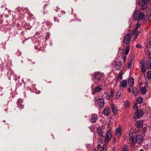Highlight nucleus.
Instances as JSON below:
<instances>
[{"instance_id": "obj_8", "label": "nucleus", "mask_w": 151, "mask_h": 151, "mask_svg": "<svg viewBox=\"0 0 151 151\" xmlns=\"http://www.w3.org/2000/svg\"><path fill=\"white\" fill-rule=\"evenodd\" d=\"M121 127L119 126L116 129L115 131V134L118 137L120 138L121 136L122 132L121 131Z\"/></svg>"}, {"instance_id": "obj_33", "label": "nucleus", "mask_w": 151, "mask_h": 151, "mask_svg": "<svg viewBox=\"0 0 151 151\" xmlns=\"http://www.w3.org/2000/svg\"><path fill=\"white\" fill-rule=\"evenodd\" d=\"M146 68L145 66H142L141 70L142 72L144 73L145 72Z\"/></svg>"}, {"instance_id": "obj_42", "label": "nucleus", "mask_w": 151, "mask_h": 151, "mask_svg": "<svg viewBox=\"0 0 151 151\" xmlns=\"http://www.w3.org/2000/svg\"><path fill=\"white\" fill-rule=\"evenodd\" d=\"M129 52V51L126 50L125 52H124V53L125 55H127L128 53Z\"/></svg>"}, {"instance_id": "obj_5", "label": "nucleus", "mask_w": 151, "mask_h": 151, "mask_svg": "<svg viewBox=\"0 0 151 151\" xmlns=\"http://www.w3.org/2000/svg\"><path fill=\"white\" fill-rule=\"evenodd\" d=\"M131 39V35L129 34H126L124 37L123 42L125 44L127 45L130 42Z\"/></svg>"}, {"instance_id": "obj_31", "label": "nucleus", "mask_w": 151, "mask_h": 151, "mask_svg": "<svg viewBox=\"0 0 151 151\" xmlns=\"http://www.w3.org/2000/svg\"><path fill=\"white\" fill-rule=\"evenodd\" d=\"M132 62L131 61H129V62L128 63V68H129L132 67Z\"/></svg>"}, {"instance_id": "obj_23", "label": "nucleus", "mask_w": 151, "mask_h": 151, "mask_svg": "<svg viewBox=\"0 0 151 151\" xmlns=\"http://www.w3.org/2000/svg\"><path fill=\"white\" fill-rule=\"evenodd\" d=\"M142 98L141 97H139L137 99V103L138 104H140L142 102Z\"/></svg>"}, {"instance_id": "obj_39", "label": "nucleus", "mask_w": 151, "mask_h": 151, "mask_svg": "<svg viewBox=\"0 0 151 151\" xmlns=\"http://www.w3.org/2000/svg\"><path fill=\"white\" fill-rule=\"evenodd\" d=\"M136 47L139 48H140L142 47L139 44L137 45L136 46Z\"/></svg>"}, {"instance_id": "obj_47", "label": "nucleus", "mask_w": 151, "mask_h": 151, "mask_svg": "<svg viewBox=\"0 0 151 151\" xmlns=\"http://www.w3.org/2000/svg\"><path fill=\"white\" fill-rule=\"evenodd\" d=\"M113 91H111V96H112L113 95Z\"/></svg>"}, {"instance_id": "obj_4", "label": "nucleus", "mask_w": 151, "mask_h": 151, "mask_svg": "<svg viewBox=\"0 0 151 151\" xmlns=\"http://www.w3.org/2000/svg\"><path fill=\"white\" fill-rule=\"evenodd\" d=\"M111 134L110 130L107 131L106 134V137L104 139V142L105 144L107 143L108 141L110 140L111 138Z\"/></svg>"}, {"instance_id": "obj_25", "label": "nucleus", "mask_w": 151, "mask_h": 151, "mask_svg": "<svg viewBox=\"0 0 151 151\" xmlns=\"http://www.w3.org/2000/svg\"><path fill=\"white\" fill-rule=\"evenodd\" d=\"M106 96L104 98L108 100L110 99V95H109L108 93H107L106 92H104L103 93Z\"/></svg>"}, {"instance_id": "obj_36", "label": "nucleus", "mask_w": 151, "mask_h": 151, "mask_svg": "<svg viewBox=\"0 0 151 151\" xmlns=\"http://www.w3.org/2000/svg\"><path fill=\"white\" fill-rule=\"evenodd\" d=\"M138 108V106L137 104H135L134 106L133 109L135 110H137V109Z\"/></svg>"}, {"instance_id": "obj_40", "label": "nucleus", "mask_w": 151, "mask_h": 151, "mask_svg": "<svg viewBox=\"0 0 151 151\" xmlns=\"http://www.w3.org/2000/svg\"><path fill=\"white\" fill-rule=\"evenodd\" d=\"M130 48V47L129 45L127 46L126 47V50H127L129 51Z\"/></svg>"}, {"instance_id": "obj_43", "label": "nucleus", "mask_w": 151, "mask_h": 151, "mask_svg": "<svg viewBox=\"0 0 151 151\" xmlns=\"http://www.w3.org/2000/svg\"><path fill=\"white\" fill-rule=\"evenodd\" d=\"M113 143H115L116 142V139H115V138L114 137L113 138Z\"/></svg>"}, {"instance_id": "obj_27", "label": "nucleus", "mask_w": 151, "mask_h": 151, "mask_svg": "<svg viewBox=\"0 0 151 151\" xmlns=\"http://www.w3.org/2000/svg\"><path fill=\"white\" fill-rule=\"evenodd\" d=\"M106 145L105 144L103 145L102 149L100 150V151H106Z\"/></svg>"}, {"instance_id": "obj_9", "label": "nucleus", "mask_w": 151, "mask_h": 151, "mask_svg": "<svg viewBox=\"0 0 151 151\" xmlns=\"http://www.w3.org/2000/svg\"><path fill=\"white\" fill-rule=\"evenodd\" d=\"M139 27L140 24L137 23L136 27L133 31V34L134 35H137L139 34L140 31L138 30V29L139 28Z\"/></svg>"}, {"instance_id": "obj_46", "label": "nucleus", "mask_w": 151, "mask_h": 151, "mask_svg": "<svg viewBox=\"0 0 151 151\" xmlns=\"http://www.w3.org/2000/svg\"><path fill=\"white\" fill-rule=\"evenodd\" d=\"M127 91L129 92H130L131 91V89L130 88H128Z\"/></svg>"}, {"instance_id": "obj_16", "label": "nucleus", "mask_w": 151, "mask_h": 151, "mask_svg": "<svg viewBox=\"0 0 151 151\" xmlns=\"http://www.w3.org/2000/svg\"><path fill=\"white\" fill-rule=\"evenodd\" d=\"M97 132L98 134L101 137L102 136V134L104 133L103 130L100 127L97 128Z\"/></svg>"}, {"instance_id": "obj_10", "label": "nucleus", "mask_w": 151, "mask_h": 151, "mask_svg": "<svg viewBox=\"0 0 151 151\" xmlns=\"http://www.w3.org/2000/svg\"><path fill=\"white\" fill-rule=\"evenodd\" d=\"M103 76V74L99 72H96L94 74V78L97 79H99L102 78Z\"/></svg>"}, {"instance_id": "obj_14", "label": "nucleus", "mask_w": 151, "mask_h": 151, "mask_svg": "<svg viewBox=\"0 0 151 151\" xmlns=\"http://www.w3.org/2000/svg\"><path fill=\"white\" fill-rule=\"evenodd\" d=\"M105 116L108 115L110 113V109L109 108H106L104 109L103 111Z\"/></svg>"}, {"instance_id": "obj_34", "label": "nucleus", "mask_w": 151, "mask_h": 151, "mask_svg": "<svg viewBox=\"0 0 151 151\" xmlns=\"http://www.w3.org/2000/svg\"><path fill=\"white\" fill-rule=\"evenodd\" d=\"M134 57L135 55L134 54H132L130 57V59L129 60L132 61V60L134 58Z\"/></svg>"}, {"instance_id": "obj_12", "label": "nucleus", "mask_w": 151, "mask_h": 151, "mask_svg": "<svg viewBox=\"0 0 151 151\" xmlns=\"http://www.w3.org/2000/svg\"><path fill=\"white\" fill-rule=\"evenodd\" d=\"M143 126V122L142 120L138 121L136 124V126L138 128H142Z\"/></svg>"}, {"instance_id": "obj_11", "label": "nucleus", "mask_w": 151, "mask_h": 151, "mask_svg": "<svg viewBox=\"0 0 151 151\" xmlns=\"http://www.w3.org/2000/svg\"><path fill=\"white\" fill-rule=\"evenodd\" d=\"M127 86V82L126 80H123L120 82L119 87L120 88H125Z\"/></svg>"}, {"instance_id": "obj_41", "label": "nucleus", "mask_w": 151, "mask_h": 151, "mask_svg": "<svg viewBox=\"0 0 151 151\" xmlns=\"http://www.w3.org/2000/svg\"><path fill=\"white\" fill-rule=\"evenodd\" d=\"M54 19H55L54 21L55 22H59V20L56 17H54Z\"/></svg>"}, {"instance_id": "obj_37", "label": "nucleus", "mask_w": 151, "mask_h": 151, "mask_svg": "<svg viewBox=\"0 0 151 151\" xmlns=\"http://www.w3.org/2000/svg\"><path fill=\"white\" fill-rule=\"evenodd\" d=\"M127 58V56L124 55L123 57V60L124 62H125Z\"/></svg>"}, {"instance_id": "obj_38", "label": "nucleus", "mask_w": 151, "mask_h": 151, "mask_svg": "<svg viewBox=\"0 0 151 151\" xmlns=\"http://www.w3.org/2000/svg\"><path fill=\"white\" fill-rule=\"evenodd\" d=\"M145 63V61L144 60H142L141 61V63L142 66H145L144 64Z\"/></svg>"}, {"instance_id": "obj_22", "label": "nucleus", "mask_w": 151, "mask_h": 151, "mask_svg": "<svg viewBox=\"0 0 151 151\" xmlns=\"http://www.w3.org/2000/svg\"><path fill=\"white\" fill-rule=\"evenodd\" d=\"M102 88L99 86H96L94 88L95 91L97 92H99L102 90Z\"/></svg>"}, {"instance_id": "obj_18", "label": "nucleus", "mask_w": 151, "mask_h": 151, "mask_svg": "<svg viewBox=\"0 0 151 151\" xmlns=\"http://www.w3.org/2000/svg\"><path fill=\"white\" fill-rule=\"evenodd\" d=\"M123 74V72L122 71H121L119 73V76L117 77L116 81L117 82H119L120 80L122 79V75Z\"/></svg>"}, {"instance_id": "obj_24", "label": "nucleus", "mask_w": 151, "mask_h": 151, "mask_svg": "<svg viewBox=\"0 0 151 151\" xmlns=\"http://www.w3.org/2000/svg\"><path fill=\"white\" fill-rule=\"evenodd\" d=\"M141 92L143 94H145L146 92V90L145 87L141 89Z\"/></svg>"}, {"instance_id": "obj_51", "label": "nucleus", "mask_w": 151, "mask_h": 151, "mask_svg": "<svg viewBox=\"0 0 151 151\" xmlns=\"http://www.w3.org/2000/svg\"><path fill=\"white\" fill-rule=\"evenodd\" d=\"M98 146L101 147V145H99Z\"/></svg>"}, {"instance_id": "obj_1", "label": "nucleus", "mask_w": 151, "mask_h": 151, "mask_svg": "<svg viewBox=\"0 0 151 151\" xmlns=\"http://www.w3.org/2000/svg\"><path fill=\"white\" fill-rule=\"evenodd\" d=\"M129 137L130 141L132 143H134L136 142L137 143H140L143 140V137L141 135H138L135 137H133L132 134H129Z\"/></svg>"}, {"instance_id": "obj_52", "label": "nucleus", "mask_w": 151, "mask_h": 151, "mask_svg": "<svg viewBox=\"0 0 151 151\" xmlns=\"http://www.w3.org/2000/svg\"><path fill=\"white\" fill-rule=\"evenodd\" d=\"M113 150H115V148H113Z\"/></svg>"}, {"instance_id": "obj_29", "label": "nucleus", "mask_w": 151, "mask_h": 151, "mask_svg": "<svg viewBox=\"0 0 151 151\" xmlns=\"http://www.w3.org/2000/svg\"><path fill=\"white\" fill-rule=\"evenodd\" d=\"M147 77L149 79H151V71H149L147 72Z\"/></svg>"}, {"instance_id": "obj_48", "label": "nucleus", "mask_w": 151, "mask_h": 151, "mask_svg": "<svg viewBox=\"0 0 151 151\" xmlns=\"http://www.w3.org/2000/svg\"><path fill=\"white\" fill-rule=\"evenodd\" d=\"M149 2L150 3H151V0H149Z\"/></svg>"}, {"instance_id": "obj_28", "label": "nucleus", "mask_w": 151, "mask_h": 151, "mask_svg": "<svg viewBox=\"0 0 151 151\" xmlns=\"http://www.w3.org/2000/svg\"><path fill=\"white\" fill-rule=\"evenodd\" d=\"M122 151H128V145H125L122 148Z\"/></svg>"}, {"instance_id": "obj_45", "label": "nucleus", "mask_w": 151, "mask_h": 151, "mask_svg": "<svg viewBox=\"0 0 151 151\" xmlns=\"http://www.w3.org/2000/svg\"><path fill=\"white\" fill-rule=\"evenodd\" d=\"M148 20L150 21H151V15H150L148 17Z\"/></svg>"}, {"instance_id": "obj_21", "label": "nucleus", "mask_w": 151, "mask_h": 151, "mask_svg": "<svg viewBox=\"0 0 151 151\" xmlns=\"http://www.w3.org/2000/svg\"><path fill=\"white\" fill-rule=\"evenodd\" d=\"M138 90L135 87H134L132 89V92L135 96L137 95L138 94Z\"/></svg>"}, {"instance_id": "obj_32", "label": "nucleus", "mask_w": 151, "mask_h": 151, "mask_svg": "<svg viewBox=\"0 0 151 151\" xmlns=\"http://www.w3.org/2000/svg\"><path fill=\"white\" fill-rule=\"evenodd\" d=\"M147 7V6L146 4H144L141 6V9L142 10H143L146 9Z\"/></svg>"}, {"instance_id": "obj_15", "label": "nucleus", "mask_w": 151, "mask_h": 151, "mask_svg": "<svg viewBox=\"0 0 151 151\" xmlns=\"http://www.w3.org/2000/svg\"><path fill=\"white\" fill-rule=\"evenodd\" d=\"M97 119L98 117L96 115L92 114L91 116L90 119L92 122L94 123L96 122Z\"/></svg>"}, {"instance_id": "obj_50", "label": "nucleus", "mask_w": 151, "mask_h": 151, "mask_svg": "<svg viewBox=\"0 0 151 151\" xmlns=\"http://www.w3.org/2000/svg\"><path fill=\"white\" fill-rule=\"evenodd\" d=\"M78 21H79V22H81V20H78Z\"/></svg>"}, {"instance_id": "obj_20", "label": "nucleus", "mask_w": 151, "mask_h": 151, "mask_svg": "<svg viewBox=\"0 0 151 151\" xmlns=\"http://www.w3.org/2000/svg\"><path fill=\"white\" fill-rule=\"evenodd\" d=\"M150 47V43L148 42L146 45V47L145 49V52H147L150 51V50H151Z\"/></svg>"}, {"instance_id": "obj_6", "label": "nucleus", "mask_w": 151, "mask_h": 151, "mask_svg": "<svg viewBox=\"0 0 151 151\" xmlns=\"http://www.w3.org/2000/svg\"><path fill=\"white\" fill-rule=\"evenodd\" d=\"M115 68L116 70L120 69L122 66V64L121 61H115Z\"/></svg>"}, {"instance_id": "obj_2", "label": "nucleus", "mask_w": 151, "mask_h": 151, "mask_svg": "<svg viewBox=\"0 0 151 151\" xmlns=\"http://www.w3.org/2000/svg\"><path fill=\"white\" fill-rule=\"evenodd\" d=\"M134 19L135 20L142 19L145 18L144 14L140 12L138 10H135L134 14Z\"/></svg>"}, {"instance_id": "obj_35", "label": "nucleus", "mask_w": 151, "mask_h": 151, "mask_svg": "<svg viewBox=\"0 0 151 151\" xmlns=\"http://www.w3.org/2000/svg\"><path fill=\"white\" fill-rule=\"evenodd\" d=\"M18 106L21 108V109L23 108L24 106L23 105H22L20 103H19L18 104Z\"/></svg>"}, {"instance_id": "obj_26", "label": "nucleus", "mask_w": 151, "mask_h": 151, "mask_svg": "<svg viewBox=\"0 0 151 151\" xmlns=\"http://www.w3.org/2000/svg\"><path fill=\"white\" fill-rule=\"evenodd\" d=\"M121 94V91H118L116 93V99H118L120 96Z\"/></svg>"}, {"instance_id": "obj_44", "label": "nucleus", "mask_w": 151, "mask_h": 151, "mask_svg": "<svg viewBox=\"0 0 151 151\" xmlns=\"http://www.w3.org/2000/svg\"><path fill=\"white\" fill-rule=\"evenodd\" d=\"M143 2L145 3H147L149 2V0H143Z\"/></svg>"}, {"instance_id": "obj_49", "label": "nucleus", "mask_w": 151, "mask_h": 151, "mask_svg": "<svg viewBox=\"0 0 151 151\" xmlns=\"http://www.w3.org/2000/svg\"><path fill=\"white\" fill-rule=\"evenodd\" d=\"M139 151H144L143 149H141Z\"/></svg>"}, {"instance_id": "obj_3", "label": "nucleus", "mask_w": 151, "mask_h": 151, "mask_svg": "<svg viewBox=\"0 0 151 151\" xmlns=\"http://www.w3.org/2000/svg\"><path fill=\"white\" fill-rule=\"evenodd\" d=\"M96 105L98 107L102 108L104 107V100L102 98H99L95 101Z\"/></svg>"}, {"instance_id": "obj_7", "label": "nucleus", "mask_w": 151, "mask_h": 151, "mask_svg": "<svg viewBox=\"0 0 151 151\" xmlns=\"http://www.w3.org/2000/svg\"><path fill=\"white\" fill-rule=\"evenodd\" d=\"M143 114V111L141 110L137 111L134 116V117L135 119L140 118L142 117Z\"/></svg>"}, {"instance_id": "obj_17", "label": "nucleus", "mask_w": 151, "mask_h": 151, "mask_svg": "<svg viewBox=\"0 0 151 151\" xmlns=\"http://www.w3.org/2000/svg\"><path fill=\"white\" fill-rule=\"evenodd\" d=\"M146 68L148 69H151V61L150 60L147 61L146 62Z\"/></svg>"}, {"instance_id": "obj_30", "label": "nucleus", "mask_w": 151, "mask_h": 151, "mask_svg": "<svg viewBox=\"0 0 151 151\" xmlns=\"http://www.w3.org/2000/svg\"><path fill=\"white\" fill-rule=\"evenodd\" d=\"M124 105L126 107L128 108L129 106V103L128 101H125Z\"/></svg>"}, {"instance_id": "obj_19", "label": "nucleus", "mask_w": 151, "mask_h": 151, "mask_svg": "<svg viewBox=\"0 0 151 151\" xmlns=\"http://www.w3.org/2000/svg\"><path fill=\"white\" fill-rule=\"evenodd\" d=\"M112 111L114 114H117V108L113 104L111 105Z\"/></svg>"}, {"instance_id": "obj_13", "label": "nucleus", "mask_w": 151, "mask_h": 151, "mask_svg": "<svg viewBox=\"0 0 151 151\" xmlns=\"http://www.w3.org/2000/svg\"><path fill=\"white\" fill-rule=\"evenodd\" d=\"M128 84L131 87H132L134 86V80L133 78H130L128 81Z\"/></svg>"}]
</instances>
